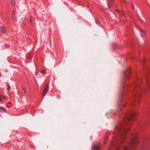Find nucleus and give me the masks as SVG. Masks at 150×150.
Wrapping results in <instances>:
<instances>
[{
    "label": "nucleus",
    "mask_w": 150,
    "mask_h": 150,
    "mask_svg": "<svg viewBox=\"0 0 150 150\" xmlns=\"http://www.w3.org/2000/svg\"><path fill=\"white\" fill-rule=\"evenodd\" d=\"M137 114L135 112L130 111L123 115V123L117 128L120 136H118L116 134V137L113 138L110 147V150H135L137 149L139 141L137 135L135 133L132 134L131 141L128 142L127 146H122L126 137L129 126Z\"/></svg>",
    "instance_id": "obj_1"
},
{
    "label": "nucleus",
    "mask_w": 150,
    "mask_h": 150,
    "mask_svg": "<svg viewBox=\"0 0 150 150\" xmlns=\"http://www.w3.org/2000/svg\"><path fill=\"white\" fill-rule=\"evenodd\" d=\"M147 76L146 77V86L144 88L141 89V88L140 83L141 81V80L138 81V79L137 78L135 82L133 85L134 90L135 88L138 89L137 92L136 91L133 92L132 96L133 100V103L132 104V106H134L136 104V103H138L139 102V99L141 94L143 92H146L149 90L150 92V71L148 70L147 73Z\"/></svg>",
    "instance_id": "obj_2"
},
{
    "label": "nucleus",
    "mask_w": 150,
    "mask_h": 150,
    "mask_svg": "<svg viewBox=\"0 0 150 150\" xmlns=\"http://www.w3.org/2000/svg\"><path fill=\"white\" fill-rule=\"evenodd\" d=\"M122 89L121 93L120 94V100L118 102V104L119 105H122V104H123V105H124V106H125V104L123 103V101L122 99V96L124 94V91L123 90L124 89L126 88L127 86H128V85H126L124 82H123L122 83Z\"/></svg>",
    "instance_id": "obj_3"
},
{
    "label": "nucleus",
    "mask_w": 150,
    "mask_h": 150,
    "mask_svg": "<svg viewBox=\"0 0 150 150\" xmlns=\"http://www.w3.org/2000/svg\"><path fill=\"white\" fill-rule=\"evenodd\" d=\"M131 70L129 69L126 71L125 70L124 71V75L125 80H126L129 78L131 75Z\"/></svg>",
    "instance_id": "obj_4"
},
{
    "label": "nucleus",
    "mask_w": 150,
    "mask_h": 150,
    "mask_svg": "<svg viewBox=\"0 0 150 150\" xmlns=\"http://www.w3.org/2000/svg\"><path fill=\"white\" fill-rule=\"evenodd\" d=\"M49 85L48 84H47L44 88V89L42 94V96L43 98H44L45 96L46 93L48 91Z\"/></svg>",
    "instance_id": "obj_5"
},
{
    "label": "nucleus",
    "mask_w": 150,
    "mask_h": 150,
    "mask_svg": "<svg viewBox=\"0 0 150 150\" xmlns=\"http://www.w3.org/2000/svg\"><path fill=\"white\" fill-rule=\"evenodd\" d=\"M142 38L143 39L146 38V33H145V30L144 29H142Z\"/></svg>",
    "instance_id": "obj_6"
},
{
    "label": "nucleus",
    "mask_w": 150,
    "mask_h": 150,
    "mask_svg": "<svg viewBox=\"0 0 150 150\" xmlns=\"http://www.w3.org/2000/svg\"><path fill=\"white\" fill-rule=\"evenodd\" d=\"M92 149L93 150H100V146L96 144L93 146Z\"/></svg>",
    "instance_id": "obj_7"
},
{
    "label": "nucleus",
    "mask_w": 150,
    "mask_h": 150,
    "mask_svg": "<svg viewBox=\"0 0 150 150\" xmlns=\"http://www.w3.org/2000/svg\"><path fill=\"white\" fill-rule=\"evenodd\" d=\"M6 31V28L4 27H0V33H4Z\"/></svg>",
    "instance_id": "obj_8"
},
{
    "label": "nucleus",
    "mask_w": 150,
    "mask_h": 150,
    "mask_svg": "<svg viewBox=\"0 0 150 150\" xmlns=\"http://www.w3.org/2000/svg\"><path fill=\"white\" fill-rule=\"evenodd\" d=\"M108 133H106L105 134V139H104V144H105L108 141Z\"/></svg>",
    "instance_id": "obj_9"
},
{
    "label": "nucleus",
    "mask_w": 150,
    "mask_h": 150,
    "mask_svg": "<svg viewBox=\"0 0 150 150\" xmlns=\"http://www.w3.org/2000/svg\"><path fill=\"white\" fill-rule=\"evenodd\" d=\"M0 111L2 112H6L7 110L3 108L0 106Z\"/></svg>",
    "instance_id": "obj_10"
},
{
    "label": "nucleus",
    "mask_w": 150,
    "mask_h": 150,
    "mask_svg": "<svg viewBox=\"0 0 150 150\" xmlns=\"http://www.w3.org/2000/svg\"><path fill=\"white\" fill-rule=\"evenodd\" d=\"M117 11L119 13V14L120 15H123V16L125 15V13H124L123 11H120L118 10H117Z\"/></svg>",
    "instance_id": "obj_11"
},
{
    "label": "nucleus",
    "mask_w": 150,
    "mask_h": 150,
    "mask_svg": "<svg viewBox=\"0 0 150 150\" xmlns=\"http://www.w3.org/2000/svg\"><path fill=\"white\" fill-rule=\"evenodd\" d=\"M117 114L119 115V116H121V114L122 113V110L120 108L119 110L117 111Z\"/></svg>",
    "instance_id": "obj_12"
},
{
    "label": "nucleus",
    "mask_w": 150,
    "mask_h": 150,
    "mask_svg": "<svg viewBox=\"0 0 150 150\" xmlns=\"http://www.w3.org/2000/svg\"><path fill=\"white\" fill-rule=\"evenodd\" d=\"M15 11H13L11 14V18L13 20L15 19Z\"/></svg>",
    "instance_id": "obj_13"
},
{
    "label": "nucleus",
    "mask_w": 150,
    "mask_h": 150,
    "mask_svg": "<svg viewBox=\"0 0 150 150\" xmlns=\"http://www.w3.org/2000/svg\"><path fill=\"white\" fill-rule=\"evenodd\" d=\"M113 2V0H109L108 3V4L109 8L110 7V4H111Z\"/></svg>",
    "instance_id": "obj_14"
},
{
    "label": "nucleus",
    "mask_w": 150,
    "mask_h": 150,
    "mask_svg": "<svg viewBox=\"0 0 150 150\" xmlns=\"http://www.w3.org/2000/svg\"><path fill=\"white\" fill-rule=\"evenodd\" d=\"M27 58L28 59H30L32 58V56L31 53H29V54L27 55Z\"/></svg>",
    "instance_id": "obj_15"
},
{
    "label": "nucleus",
    "mask_w": 150,
    "mask_h": 150,
    "mask_svg": "<svg viewBox=\"0 0 150 150\" xmlns=\"http://www.w3.org/2000/svg\"><path fill=\"white\" fill-rule=\"evenodd\" d=\"M7 87L6 89L8 90V91H9L11 88V87L9 84H8L7 85Z\"/></svg>",
    "instance_id": "obj_16"
},
{
    "label": "nucleus",
    "mask_w": 150,
    "mask_h": 150,
    "mask_svg": "<svg viewBox=\"0 0 150 150\" xmlns=\"http://www.w3.org/2000/svg\"><path fill=\"white\" fill-rule=\"evenodd\" d=\"M95 21L97 24L98 25H99L100 24V23L99 20L98 19H95Z\"/></svg>",
    "instance_id": "obj_17"
},
{
    "label": "nucleus",
    "mask_w": 150,
    "mask_h": 150,
    "mask_svg": "<svg viewBox=\"0 0 150 150\" xmlns=\"http://www.w3.org/2000/svg\"><path fill=\"white\" fill-rule=\"evenodd\" d=\"M11 3L13 5H14L15 4V2L14 0H11Z\"/></svg>",
    "instance_id": "obj_18"
},
{
    "label": "nucleus",
    "mask_w": 150,
    "mask_h": 150,
    "mask_svg": "<svg viewBox=\"0 0 150 150\" xmlns=\"http://www.w3.org/2000/svg\"><path fill=\"white\" fill-rule=\"evenodd\" d=\"M131 6H132V9L133 10L134 9L135 7H134V5L133 4V3L131 4Z\"/></svg>",
    "instance_id": "obj_19"
},
{
    "label": "nucleus",
    "mask_w": 150,
    "mask_h": 150,
    "mask_svg": "<svg viewBox=\"0 0 150 150\" xmlns=\"http://www.w3.org/2000/svg\"><path fill=\"white\" fill-rule=\"evenodd\" d=\"M41 73L43 74H45L46 73V72L45 71V69L42 70L41 71Z\"/></svg>",
    "instance_id": "obj_20"
},
{
    "label": "nucleus",
    "mask_w": 150,
    "mask_h": 150,
    "mask_svg": "<svg viewBox=\"0 0 150 150\" xmlns=\"http://www.w3.org/2000/svg\"><path fill=\"white\" fill-rule=\"evenodd\" d=\"M23 90L24 93H26V89L24 87L22 88Z\"/></svg>",
    "instance_id": "obj_21"
},
{
    "label": "nucleus",
    "mask_w": 150,
    "mask_h": 150,
    "mask_svg": "<svg viewBox=\"0 0 150 150\" xmlns=\"http://www.w3.org/2000/svg\"><path fill=\"white\" fill-rule=\"evenodd\" d=\"M146 72H145V73H146V76H147V71H148V70H149V71H150L147 67H146Z\"/></svg>",
    "instance_id": "obj_22"
},
{
    "label": "nucleus",
    "mask_w": 150,
    "mask_h": 150,
    "mask_svg": "<svg viewBox=\"0 0 150 150\" xmlns=\"http://www.w3.org/2000/svg\"><path fill=\"white\" fill-rule=\"evenodd\" d=\"M146 60V59H143L142 61V62L144 64V63L145 62V61Z\"/></svg>",
    "instance_id": "obj_23"
},
{
    "label": "nucleus",
    "mask_w": 150,
    "mask_h": 150,
    "mask_svg": "<svg viewBox=\"0 0 150 150\" xmlns=\"http://www.w3.org/2000/svg\"><path fill=\"white\" fill-rule=\"evenodd\" d=\"M123 1L125 4H126L127 3V2L126 0H122Z\"/></svg>",
    "instance_id": "obj_24"
},
{
    "label": "nucleus",
    "mask_w": 150,
    "mask_h": 150,
    "mask_svg": "<svg viewBox=\"0 0 150 150\" xmlns=\"http://www.w3.org/2000/svg\"><path fill=\"white\" fill-rule=\"evenodd\" d=\"M32 20H31V19H30V23H32Z\"/></svg>",
    "instance_id": "obj_25"
},
{
    "label": "nucleus",
    "mask_w": 150,
    "mask_h": 150,
    "mask_svg": "<svg viewBox=\"0 0 150 150\" xmlns=\"http://www.w3.org/2000/svg\"><path fill=\"white\" fill-rule=\"evenodd\" d=\"M2 100H1V96H0V101H1Z\"/></svg>",
    "instance_id": "obj_26"
},
{
    "label": "nucleus",
    "mask_w": 150,
    "mask_h": 150,
    "mask_svg": "<svg viewBox=\"0 0 150 150\" xmlns=\"http://www.w3.org/2000/svg\"><path fill=\"white\" fill-rule=\"evenodd\" d=\"M1 76V74L0 73V77Z\"/></svg>",
    "instance_id": "obj_27"
},
{
    "label": "nucleus",
    "mask_w": 150,
    "mask_h": 150,
    "mask_svg": "<svg viewBox=\"0 0 150 150\" xmlns=\"http://www.w3.org/2000/svg\"><path fill=\"white\" fill-rule=\"evenodd\" d=\"M146 74V75H145V76H146V74Z\"/></svg>",
    "instance_id": "obj_28"
}]
</instances>
